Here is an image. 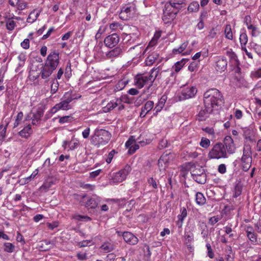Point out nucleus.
Listing matches in <instances>:
<instances>
[{
  "label": "nucleus",
  "instance_id": "nucleus-1",
  "mask_svg": "<svg viewBox=\"0 0 261 261\" xmlns=\"http://www.w3.org/2000/svg\"><path fill=\"white\" fill-rule=\"evenodd\" d=\"M203 103L212 109H217L224 103V99L221 93L217 89H211L203 94Z\"/></svg>",
  "mask_w": 261,
  "mask_h": 261
},
{
  "label": "nucleus",
  "instance_id": "nucleus-2",
  "mask_svg": "<svg viewBox=\"0 0 261 261\" xmlns=\"http://www.w3.org/2000/svg\"><path fill=\"white\" fill-rule=\"evenodd\" d=\"M111 138V133L102 128H96L90 137L91 144L97 147L106 145Z\"/></svg>",
  "mask_w": 261,
  "mask_h": 261
},
{
  "label": "nucleus",
  "instance_id": "nucleus-3",
  "mask_svg": "<svg viewBox=\"0 0 261 261\" xmlns=\"http://www.w3.org/2000/svg\"><path fill=\"white\" fill-rule=\"evenodd\" d=\"M77 99L74 95L71 93L66 92L63 96L61 101L56 104L51 110L53 113H56L58 110H68L71 109V106L69 103L73 100Z\"/></svg>",
  "mask_w": 261,
  "mask_h": 261
},
{
  "label": "nucleus",
  "instance_id": "nucleus-4",
  "mask_svg": "<svg viewBox=\"0 0 261 261\" xmlns=\"http://www.w3.org/2000/svg\"><path fill=\"white\" fill-rule=\"evenodd\" d=\"M210 159H220L227 158L228 155L225 150L224 145L222 143L218 142L215 144L208 153Z\"/></svg>",
  "mask_w": 261,
  "mask_h": 261
},
{
  "label": "nucleus",
  "instance_id": "nucleus-5",
  "mask_svg": "<svg viewBox=\"0 0 261 261\" xmlns=\"http://www.w3.org/2000/svg\"><path fill=\"white\" fill-rule=\"evenodd\" d=\"M59 53L54 50L48 55L44 64L55 70L59 64Z\"/></svg>",
  "mask_w": 261,
  "mask_h": 261
},
{
  "label": "nucleus",
  "instance_id": "nucleus-6",
  "mask_svg": "<svg viewBox=\"0 0 261 261\" xmlns=\"http://www.w3.org/2000/svg\"><path fill=\"white\" fill-rule=\"evenodd\" d=\"M118 107V110L121 111L125 108L123 103H121V100L116 98L110 101L106 106L102 108V111L105 113H108Z\"/></svg>",
  "mask_w": 261,
  "mask_h": 261
},
{
  "label": "nucleus",
  "instance_id": "nucleus-7",
  "mask_svg": "<svg viewBox=\"0 0 261 261\" xmlns=\"http://www.w3.org/2000/svg\"><path fill=\"white\" fill-rule=\"evenodd\" d=\"M135 85L139 88H142L144 85L149 84L150 87V80L147 74H138L136 75L134 79Z\"/></svg>",
  "mask_w": 261,
  "mask_h": 261
},
{
  "label": "nucleus",
  "instance_id": "nucleus-8",
  "mask_svg": "<svg viewBox=\"0 0 261 261\" xmlns=\"http://www.w3.org/2000/svg\"><path fill=\"white\" fill-rule=\"evenodd\" d=\"M223 144L224 145L227 153L232 154L235 152L236 147L233 140L230 136H227L225 137L224 139Z\"/></svg>",
  "mask_w": 261,
  "mask_h": 261
},
{
  "label": "nucleus",
  "instance_id": "nucleus-9",
  "mask_svg": "<svg viewBox=\"0 0 261 261\" xmlns=\"http://www.w3.org/2000/svg\"><path fill=\"white\" fill-rule=\"evenodd\" d=\"M119 35L116 33H114L105 38L104 43L107 47L112 48L119 43Z\"/></svg>",
  "mask_w": 261,
  "mask_h": 261
},
{
  "label": "nucleus",
  "instance_id": "nucleus-10",
  "mask_svg": "<svg viewBox=\"0 0 261 261\" xmlns=\"http://www.w3.org/2000/svg\"><path fill=\"white\" fill-rule=\"evenodd\" d=\"M134 7L131 6H124L119 14V18L123 20H127L132 17Z\"/></svg>",
  "mask_w": 261,
  "mask_h": 261
},
{
  "label": "nucleus",
  "instance_id": "nucleus-11",
  "mask_svg": "<svg viewBox=\"0 0 261 261\" xmlns=\"http://www.w3.org/2000/svg\"><path fill=\"white\" fill-rule=\"evenodd\" d=\"M101 201L100 197L94 194L86 202L85 206L89 208L94 209L97 207Z\"/></svg>",
  "mask_w": 261,
  "mask_h": 261
},
{
  "label": "nucleus",
  "instance_id": "nucleus-12",
  "mask_svg": "<svg viewBox=\"0 0 261 261\" xmlns=\"http://www.w3.org/2000/svg\"><path fill=\"white\" fill-rule=\"evenodd\" d=\"M227 66V61L225 57H219L216 61V69L217 71L222 72L225 71Z\"/></svg>",
  "mask_w": 261,
  "mask_h": 261
},
{
  "label": "nucleus",
  "instance_id": "nucleus-13",
  "mask_svg": "<svg viewBox=\"0 0 261 261\" xmlns=\"http://www.w3.org/2000/svg\"><path fill=\"white\" fill-rule=\"evenodd\" d=\"M122 237L124 241L130 245H135L138 243L139 240L138 238L132 232L128 231L124 232L122 234Z\"/></svg>",
  "mask_w": 261,
  "mask_h": 261
},
{
  "label": "nucleus",
  "instance_id": "nucleus-14",
  "mask_svg": "<svg viewBox=\"0 0 261 261\" xmlns=\"http://www.w3.org/2000/svg\"><path fill=\"white\" fill-rule=\"evenodd\" d=\"M197 92V89L194 87H186L182 90L181 95L182 98L186 99L194 97Z\"/></svg>",
  "mask_w": 261,
  "mask_h": 261
},
{
  "label": "nucleus",
  "instance_id": "nucleus-15",
  "mask_svg": "<svg viewBox=\"0 0 261 261\" xmlns=\"http://www.w3.org/2000/svg\"><path fill=\"white\" fill-rule=\"evenodd\" d=\"M173 154L171 153H163L158 161V165L159 167H163L165 168L166 165L173 159Z\"/></svg>",
  "mask_w": 261,
  "mask_h": 261
},
{
  "label": "nucleus",
  "instance_id": "nucleus-16",
  "mask_svg": "<svg viewBox=\"0 0 261 261\" xmlns=\"http://www.w3.org/2000/svg\"><path fill=\"white\" fill-rule=\"evenodd\" d=\"M54 70V69L52 68H51L50 67L44 64L41 68V70L40 73L41 78L42 79L46 80V81H48V77L51 75Z\"/></svg>",
  "mask_w": 261,
  "mask_h": 261
},
{
  "label": "nucleus",
  "instance_id": "nucleus-17",
  "mask_svg": "<svg viewBox=\"0 0 261 261\" xmlns=\"http://www.w3.org/2000/svg\"><path fill=\"white\" fill-rule=\"evenodd\" d=\"M123 53V49L122 46H118L108 52L106 54V56L110 59L115 58L121 56Z\"/></svg>",
  "mask_w": 261,
  "mask_h": 261
},
{
  "label": "nucleus",
  "instance_id": "nucleus-18",
  "mask_svg": "<svg viewBox=\"0 0 261 261\" xmlns=\"http://www.w3.org/2000/svg\"><path fill=\"white\" fill-rule=\"evenodd\" d=\"M212 108L204 105V109H201L198 115V120L199 121H204L207 118L210 114L213 112Z\"/></svg>",
  "mask_w": 261,
  "mask_h": 261
},
{
  "label": "nucleus",
  "instance_id": "nucleus-19",
  "mask_svg": "<svg viewBox=\"0 0 261 261\" xmlns=\"http://www.w3.org/2000/svg\"><path fill=\"white\" fill-rule=\"evenodd\" d=\"M32 116L33 121L32 123L33 125H36L39 123L43 116V110L41 108H39L35 112H32Z\"/></svg>",
  "mask_w": 261,
  "mask_h": 261
},
{
  "label": "nucleus",
  "instance_id": "nucleus-20",
  "mask_svg": "<svg viewBox=\"0 0 261 261\" xmlns=\"http://www.w3.org/2000/svg\"><path fill=\"white\" fill-rule=\"evenodd\" d=\"M241 160L243 163V170L245 171H248L251 167L252 158L248 154H245V153L244 152Z\"/></svg>",
  "mask_w": 261,
  "mask_h": 261
},
{
  "label": "nucleus",
  "instance_id": "nucleus-21",
  "mask_svg": "<svg viewBox=\"0 0 261 261\" xmlns=\"http://www.w3.org/2000/svg\"><path fill=\"white\" fill-rule=\"evenodd\" d=\"M167 98V96L163 95L159 99L158 102L156 105L155 107L153 109V111H155V113L154 114V115H156L163 109L166 101Z\"/></svg>",
  "mask_w": 261,
  "mask_h": 261
},
{
  "label": "nucleus",
  "instance_id": "nucleus-22",
  "mask_svg": "<svg viewBox=\"0 0 261 261\" xmlns=\"http://www.w3.org/2000/svg\"><path fill=\"white\" fill-rule=\"evenodd\" d=\"M176 16V12H170L163 10V15L162 19L165 23H169L175 18Z\"/></svg>",
  "mask_w": 261,
  "mask_h": 261
},
{
  "label": "nucleus",
  "instance_id": "nucleus-23",
  "mask_svg": "<svg viewBox=\"0 0 261 261\" xmlns=\"http://www.w3.org/2000/svg\"><path fill=\"white\" fill-rule=\"evenodd\" d=\"M41 10H33L29 15L27 21L28 23H32L35 22L37 19L38 17L39 16Z\"/></svg>",
  "mask_w": 261,
  "mask_h": 261
},
{
  "label": "nucleus",
  "instance_id": "nucleus-24",
  "mask_svg": "<svg viewBox=\"0 0 261 261\" xmlns=\"http://www.w3.org/2000/svg\"><path fill=\"white\" fill-rule=\"evenodd\" d=\"M159 72L160 69L159 68H153L151 70L150 73L147 74L149 77V80H150V86H152V83L157 77Z\"/></svg>",
  "mask_w": 261,
  "mask_h": 261
},
{
  "label": "nucleus",
  "instance_id": "nucleus-25",
  "mask_svg": "<svg viewBox=\"0 0 261 261\" xmlns=\"http://www.w3.org/2000/svg\"><path fill=\"white\" fill-rule=\"evenodd\" d=\"M159 57L157 53H153L149 55L145 60V63L147 66L152 65Z\"/></svg>",
  "mask_w": 261,
  "mask_h": 261
},
{
  "label": "nucleus",
  "instance_id": "nucleus-26",
  "mask_svg": "<svg viewBox=\"0 0 261 261\" xmlns=\"http://www.w3.org/2000/svg\"><path fill=\"white\" fill-rule=\"evenodd\" d=\"M32 133V127L30 124H29L23 129L19 132V135L23 138H27Z\"/></svg>",
  "mask_w": 261,
  "mask_h": 261
},
{
  "label": "nucleus",
  "instance_id": "nucleus-27",
  "mask_svg": "<svg viewBox=\"0 0 261 261\" xmlns=\"http://www.w3.org/2000/svg\"><path fill=\"white\" fill-rule=\"evenodd\" d=\"M196 202L199 205H202L205 203L206 199L203 194L200 192H197L196 194Z\"/></svg>",
  "mask_w": 261,
  "mask_h": 261
},
{
  "label": "nucleus",
  "instance_id": "nucleus-28",
  "mask_svg": "<svg viewBox=\"0 0 261 261\" xmlns=\"http://www.w3.org/2000/svg\"><path fill=\"white\" fill-rule=\"evenodd\" d=\"M54 184L53 179L52 178H48L45 182L40 187V189L42 191H47Z\"/></svg>",
  "mask_w": 261,
  "mask_h": 261
},
{
  "label": "nucleus",
  "instance_id": "nucleus-29",
  "mask_svg": "<svg viewBox=\"0 0 261 261\" xmlns=\"http://www.w3.org/2000/svg\"><path fill=\"white\" fill-rule=\"evenodd\" d=\"M169 2H171L178 11L186 6L185 0H170Z\"/></svg>",
  "mask_w": 261,
  "mask_h": 261
},
{
  "label": "nucleus",
  "instance_id": "nucleus-30",
  "mask_svg": "<svg viewBox=\"0 0 261 261\" xmlns=\"http://www.w3.org/2000/svg\"><path fill=\"white\" fill-rule=\"evenodd\" d=\"M163 10L172 13L176 12V14H177L179 12L177 8H175L174 6H173V5H172V4L170 2H168L165 4Z\"/></svg>",
  "mask_w": 261,
  "mask_h": 261
},
{
  "label": "nucleus",
  "instance_id": "nucleus-31",
  "mask_svg": "<svg viewBox=\"0 0 261 261\" xmlns=\"http://www.w3.org/2000/svg\"><path fill=\"white\" fill-rule=\"evenodd\" d=\"M100 248L105 252H110L114 249V245L109 242H105L101 246Z\"/></svg>",
  "mask_w": 261,
  "mask_h": 261
},
{
  "label": "nucleus",
  "instance_id": "nucleus-32",
  "mask_svg": "<svg viewBox=\"0 0 261 261\" xmlns=\"http://www.w3.org/2000/svg\"><path fill=\"white\" fill-rule=\"evenodd\" d=\"M199 9V5L197 2H193L188 7V10L190 12H197Z\"/></svg>",
  "mask_w": 261,
  "mask_h": 261
},
{
  "label": "nucleus",
  "instance_id": "nucleus-33",
  "mask_svg": "<svg viewBox=\"0 0 261 261\" xmlns=\"http://www.w3.org/2000/svg\"><path fill=\"white\" fill-rule=\"evenodd\" d=\"M224 33L225 37L229 40H232L233 38L232 33L231 31V25L227 24L225 26Z\"/></svg>",
  "mask_w": 261,
  "mask_h": 261
},
{
  "label": "nucleus",
  "instance_id": "nucleus-34",
  "mask_svg": "<svg viewBox=\"0 0 261 261\" xmlns=\"http://www.w3.org/2000/svg\"><path fill=\"white\" fill-rule=\"evenodd\" d=\"M240 42L241 43L242 48L243 46H246L248 42V37L246 33H242L240 36Z\"/></svg>",
  "mask_w": 261,
  "mask_h": 261
},
{
  "label": "nucleus",
  "instance_id": "nucleus-35",
  "mask_svg": "<svg viewBox=\"0 0 261 261\" xmlns=\"http://www.w3.org/2000/svg\"><path fill=\"white\" fill-rule=\"evenodd\" d=\"M195 181L201 184H203L206 182V174H202L200 175L197 176L193 178Z\"/></svg>",
  "mask_w": 261,
  "mask_h": 261
},
{
  "label": "nucleus",
  "instance_id": "nucleus-36",
  "mask_svg": "<svg viewBox=\"0 0 261 261\" xmlns=\"http://www.w3.org/2000/svg\"><path fill=\"white\" fill-rule=\"evenodd\" d=\"M161 32H156L154 35L153 37L149 42L150 46H153L157 43L158 39L161 37Z\"/></svg>",
  "mask_w": 261,
  "mask_h": 261
},
{
  "label": "nucleus",
  "instance_id": "nucleus-37",
  "mask_svg": "<svg viewBox=\"0 0 261 261\" xmlns=\"http://www.w3.org/2000/svg\"><path fill=\"white\" fill-rule=\"evenodd\" d=\"M154 103L152 101L148 100L147 101L144 105V106L142 108L147 111V112L149 113L153 108Z\"/></svg>",
  "mask_w": 261,
  "mask_h": 261
},
{
  "label": "nucleus",
  "instance_id": "nucleus-38",
  "mask_svg": "<svg viewBox=\"0 0 261 261\" xmlns=\"http://www.w3.org/2000/svg\"><path fill=\"white\" fill-rule=\"evenodd\" d=\"M185 243L187 246H189L188 244H190L194 240V236L192 232L185 233Z\"/></svg>",
  "mask_w": 261,
  "mask_h": 261
},
{
  "label": "nucleus",
  "instance_id": "nucleus-39",
  "mask_svg": "<svg viewBox=\"0 0 261 261\" xmlns=\"http://www.w3.org/2000/svg\"><path fill=\"white\" fill-rule=\"evenodd\" d=\"M205 172L202 168H196L192 170L191 172L192 176L193 178L196 177L197 176L200 175L202 174H205Z\"/></svg>",
  "mask_w": 261,
  "mask_h": 261
},
{
  "label": "nucleus",
  "instance_id": "nucleus-40",
  "mask_svg": "<svg viewBox=\"0 0 261 261\" xmlns=\"http://www.w3.org/2000/svg\"><path fill=\"white\" fill-rule=\"evenodd\" d=\"M185 61L182 59L180 61L177 62L174 65V70L176 72H178L182 68L185 64Z\"/></svg>",
  "mask_w": 261,
  "mask_h": 261
},
{
  "label": "nucleus",
  "instance_id": "nucleus-41",
  "mask_svg": "<svg viewBox=\"0 0 261 261\" xmlns=\"http://www.w3.org/2000/svg\"><path fill=\"white\" fill-rule=\"evenodd\" d=\"M242 192V187L240 184H237L234 189V195L233 197H237L239 196Z\"/></svg>",
  "mask_w": 261,
  "mask_h": 261
},
{
  "label": "nucleus",
  "instance_id": "nucleus-42",
  "mask_svg": "<svg viewBox=\"0 0 261 261\" xmlns=\"http://www.w3.org/2000/svg\"><path fill=\"white\" fill-rule=\"evenodd\" d=\"M4 251L7 252H12L14 250V246L11 243H4Z\"/></svg>",
  "mask_w": 261,
  "mask_h": 261
},
{
  "label": "nucleus",
  "instance_id": "nucleus-43",
  "mask_svg": "<svg viewBox=\"0 0 261 261\" xmlns=\"http://www.w3.org/2000/svg\"><path fill=\"white\" fill-rule=\"evenodd\" d=\"M16 26V23L14 21L11 19H9L6 22V28L9 31L14 30Z\"/></svg>",
  "mask_w": 261,
  "mask_h": 261
},
{
  "label": "nucleus",
  "instance_id": "nucleus-44",
  "mask_svg": "<svg viewBox=\"0 0 261 261\" xmlns=\"http://www.w3.org/2000/svg\"><path fill=\"white\" fill-rule=\"evenodd\" d=\"M132 170V168L130 166L128 165H126L124 166V167L121 169L120 171L123 174V177L125 179L126 176L130 173Z\"/></svg>",
  "mask_w": 261,
  "mask_h": 261
},
{
  "label": "nucleus",
  "instance_id": "nucleus-45",
  "mask_svg": "<svg viewBox=\"0 0 261 261\" xmlns=\"http://www.w3.org/2000/svg\"><path fill=\"white\" fill-rule=\"evenodd\" d=\"M211 142L209 139L205 138H202L200 142V145L203 148H207L210 145Z\"/></svg>",
  "mask_w": 261,
  "mask_h": 261
},
{
  "label": "nucleus",
  "instance_id": "nucleus-46",
  "mask_svg": "<svg viewBox=\"0 0 261 261\" xmlns=\"http://www.w3.org/2000/svg\"><path fill=\"white\" fill-rule=\"evenodd\" d=\"M114 179L118 182H122L125 179L120 170L115 174Z\"/></svg>",
  "mask_w": 261,
  "mask_h": 261
},
{
  "label": "nucleus",
  "instance_id": "nucleus-47",
  "mask_svg": "<svg viewBox=\"0 0 261 261\" xmlns=\"http://www.w3.org/2000/svg\"><path fill=\"white\" fill-rule=\"evenodd\" d=\"M187 44H188L187 43H182L179 48H178L177 49H175V48L173 49V53L175 54H177V53L178 54L181 53L187 47Z\"/></svg>",
  "mask_w": 261,
  "mask_h": 261
},
{
  "label": "nucleus",
  "instance_id": "nucleus-48",
  "mask_svg": "<svg viewBox=\"0 0 261 261\" xmlns=\"http://www.w3.org/2000/svg\"><path fill=\"white\" fill-rule=\"evenodd\" d=\"M23 116V113L20 112L18 113L15 122L14 123V127H16L18 126L20 121L22 120Z\"/></svg>",
  "mask_w": 261,
  "mask_h": 261
},
{
  "label": "nucleus",
  "instance_id": "nucleus-49",
  "mask_svg": "<svg viewBox=\"0 0 261 261\" xmlns=\"http://www.w3.org/2000/svg\"><path fill=\"white\" fill-rule=\"evenodd\" d=\"M251 75L253 78L258 79L261 77V68L252 71Z\"/></svg>",
  "mask_w": 261,
  "mask_h": 261
},
{
  "label": "nucleus",
  "instance_id": "nucleus-50",
  "mask_svg": "<svg viewBox=\"0 0 261 261\" xmlns=\"http://www.w3.org/2000/svg\"><path fill=\"white\" fill-rule=\"evenodd\" d=\"M250 46L253 47L254 50L258 55H261V45L251 42Z\"/></svg>",
  "mask_w": 261,
  "mask_h": 261
},
{
  "label": "nucleus",
  "instance_id": "nucleus-51",
  "mask_svg": "<svg viewBox=\"0 0 261 261\" xmlns=\"http://www.w3.org/2000/svg\"><path fill=\"white\" fill-rule=\"evenodd\" d=\"M206 247L207 250V255L210 258H213L214 257V253L212 249L210 244L207 243Z\"/></svg>",
  "mask_w": 261,
  "mask_h": 261
},
{
  "label": "nucleus",
  "instance_id": "nucleus-52",
  "mask_svg": "<svg viewBox=\"0 0 261 261\" xmlns=\"http://www.w3.org/2000/svg\"><path fill=\"white\" fill-rule=\"evenodd\" d=\"M248 29L252 30L251 34L252 36H256L258 35V32L257 31V28L255 26L252 24L248 25Z\"/></svg>",
  "mask_w": 261,
  "mask_h": 261
},
{
  "label": "nucleus",
  "instance_id": "nucleus-53",
  "mask_svg": "<svg viewBox=\"0 0 261 261\" xmlns=\"http://www.w3.org/2000/svg\"><path fill=\"white\" fill-rule=\"evenodd\" d=\"M59 83L57 81L55 83V81L53 80V83L51 85V92L52 93H55L58 90Z\"/></svg>",
  "mask_w": 261,
  "mask_h": 261
},
{
  "label": "nucleus",
  "instance_id": "nucleus-54",
  "mask_svg": "<svg viewBox=\"0 0 261 261\" xmlns=\"http://www.w3.org/2000/svg\"><path fill=\"white\" fill-rule=\"evenodd\" d=\"M247 236L251 242L255 243L257 241V236L254 232L247 234Z\"/></svg>",
  "mask_w": 261,
  "mask_h": 261
},
{
  "label": "nucleus",
  "instance_id": "nucleus-55",
  "mask_svg": "<svg viewBox=\"0 0 261 261\" xmlns=\"http://www.w3.org/2000/svg\"><path fill=\"white\" fill-rule=\"evenodd\" d=\"M148 183L150 186H152L153 189L158 188V184L153 177H150L147 180Z\"/></svg>",
  "mask_w": 261,
  "mask_h": 261
},
{
  "label": "nucleus",
  "instance_id": "nucleus-56",
  "mask_svg": "<svg viewBox=\"0 0 261 261\" xmlns=\"http://www.w3.org/2000/svg\"><path fill=\"white\" fill-rule=\"evenodd\" d=\"M136 142L135 136H132L129 137L128 140L125 143V146L126 148L129 147Z\"/></svg>",
  "mask_w": 261,
  "mask_h": 261
},
{
  "label": "nucleus",
  "instance_id": "nucleus-57",
  "mask_svg": "<svg viewBox=\"0 0 261 261\" xmlns=\"http://www.w3.org/2000/svg\"><path fill=\"white\" fill-rule=\"evenodd\" d=\"M65 74L68 77H70L71 75V67L70 62H68L66 65Z\"/></svg>",
  "mask_w": 261,
  "mask_h": 261
},
{
  "label": "nucleus",
  "instance_id": "nucleus-58",
  "mask_svg": "<svg viewBox=\"0 0 261 261\" xmlns=\"http://www.w3.org/2000/svg\"><path fill=\"white\" fill-rule=\"evenodd\" d=\"M21 46L25 49H28L30 47V40L29 39H25L20 44Z\"/></svg>",
  "mask_w": 261,
  "mask_h": 261
},
{
  "label": "nucleus",
  "instance_id": "nucleus-59",
  "mask_svg": "<svg viewBox=\"0 0 261 261\" xmlns=\"http://www.w3.org/2000/svg\"><path fill=\"white\" fill-rule=\"evenodd\" d=\"M227 55L229 57L232 61H234L235 62V63H238V61L237 60V56L234 53L227 51Z\"/></svg>",
  "mask_w": 261,
  "mask_h": 261
},
{
  "label": "nucleus",
  "instance_id": "nucleus-60",
  "mask_svg": "<svg viewBox=\"0 0 261 261\" xmlns=\"http://www.w3.org/2000/svg\"><path fill=\"white\" fill-rule=\"evenodd\" d=\"M129 148L128 152L130 154L134 153L137 149L139 148V145L138 144H134L131 145Z\"/></svg>",
  "mask_w": 261,
  "mask_h": 261
},
{
  "label": "nucleus",
  "instance_id": "nucleus-61",
  "mask_svg": "<svg viewBox=\"0 0 261 261\" xmlns=\"http://www.w3.org/2000/svg\"><path fill=\"white\" fill-rule=\"evenodd\" d=\"M72 119V117L68 116H63L60 118L59 122L60 123H64L65 122H69Z\"/></svg>",
  "mask_w": 261,
  "mask_h": 261
},
{
  "label": "nucleus",
  "instance_id": "nucleus-62",
  "mask_svg": "<svg viewBox=\"0 0 261 261\" xmlns=\"http://www.w3.org/2000/svg\"><path fill=\"white\" fill-rule=\"evenodd\" d=\"M218 171L221 174H224L226 172V165L224 164H221L219 165L218 168Z\"/></svg>",
  "mask_w": 261,
  "mask_h": 261
},
{
  "label": "nucleus",
  "instance_id": "nucleus-63",
  "mask_svg": "<svg viewBox=\"0 0 261 261\" xmlns=\"http://www.w3.org/2000/svg\"><path fill=\"white\" fill-rule=\"evenodd\" d=\"M115 153V150H112V151H111L110 152V153L108 154V156L107 159H106V162H107V163L109 164L111 162Z\"/></svg>",
  "mask_w": 261,
  "mask_h": 261
},
{
  "label": "nucleus",
  "instance_id": "nucleus-64",
  "mask_svg": "<svg viewBox=\"0 0 261 261\" xmlns=\"http://www.w3.org/2000/svg\"><path fill=\"white\" fill-rule=\"evenodd\" d=\"M90 127H87L83 132L82 136L84 139H87L90 135Z\"/></svg>",
  "mask_w": 261,
  "mask_h": 261
}]
</instances>
